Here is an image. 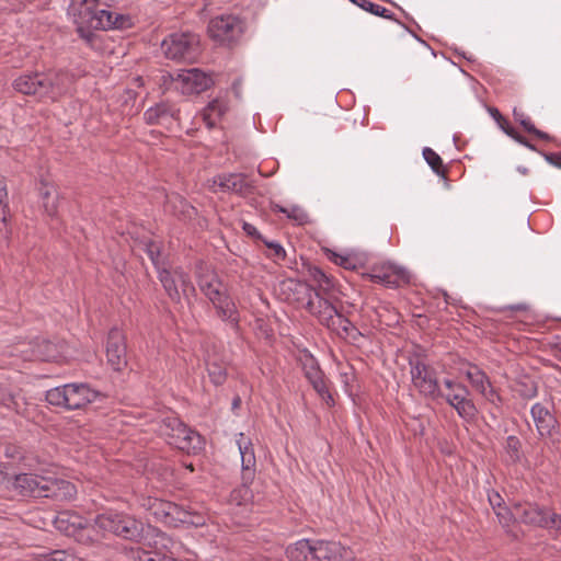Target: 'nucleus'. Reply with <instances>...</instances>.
I'll return each instance as SVG.
<instances>
[{
    "label": "nucleus",
    "mask_w": 561,
    "mask_h": 561,
    "mask_svg": "<svg viewBox=\"0 0 561 561\" xmlns=\"http://www.w3.org/2000/svg\"><path fill=\"white\" fill-rule=\"evenodd\" d=\"M99 5L100 0H71L68 13L80 35H92L91 31H124L134 25L129 14L99 10Z\"/></svg>",
    "instance_id": "obj_1"
},
{
    "label": "nucleus",
    "mask_w": 561,
    "mask_h": 561,
    "mask_svg": "<svg viewBox=\"0 0 561 561\" xmlns=\"http://www.w3.org/2000/svg\"><path fill=\"white\" fill-rule=\"evenodd\" d=\"M93 536L99 541L107 535H114L130 541H140L144 537V524L134 516L115 510H107L98 514L93 519Z\"/></svg>",
    "instance_id": "obj_2"
},
{
    "label": "nucleus",
    "mask_w": 561,
    "mask_h": 561,
    "mask_svg": "<svg viewBox=\"0 0 561 561\" xmlns=\"http://www.w3.org/2000/svg\"><path fill=\"white\" fill-rule=\"evenodd\" d=\"M307 309L318 318L321 324L337 336L354 342L362 336L357 328L337 310L336 306L319 291H316L314 297L309 298Z\"/></svg>",
    "instance_id": "obj_3"
},
{
    "label": "nucleus",
    "mask_w": 561,
    "mask_h": 561,
    "mask_svg": "<svg viewBox=\"0 0 561 561\" xmlns=\"http://www.w3.org/2000/svg\"><path fill=\"white\" fill-rule=\"evenodd\" d=\"M160 432L167 442L175 448L187 454H196L204 447L203 437L187 427L176 416H168L162 420Z\"/></svg>",
    "instance_id": "obj_4"
},
{
    "label": "nucleus",
    "mask_w": 561,
    "mask_h": 561,
    "mask_svg": "<svg viewBox=\"0 0 561 561\" xmlns=\"http://www.w3.org/2000/svg\"><path fill=\"white\" fill-rule=\"evenodd\" d=\"M437 399L445 400L465 421H471L477 415L478 410L470 398L469 388L454 379L446 378L443 380V387L439 386L438 394H435V400Z\"/></svg>",
    "instance_id": "obj_5"
},
{
    "label": "nucleus",
    "mask_w": 561,
    "mask_h": 561,
    "mask_svg": "<svg viewBox=\"0 0 561 561\" xmlns=\"http://www.w3.org/2000/svg\"><path fill=\"white\" fill-rule=\"evenodd\" d=\"M409 367L414 389L424 398L435 400L439 387L437 370L420 356L410 357Z\"/></svg>",
    "instance_id": "obj_6"
},
{
    "label": "nucleus",
    "mask_w": 561,
    "mask_h": 561,
    "mask_svg": "<svg viewBox=\"0 0 561 561\" xmlns=\"http://www.w3.org/2000/svg\"><path fill=\"white\" fill-rule=\"evenodd\" d=\"M56 529L69 537H73L78 542L92 545L99 542L98 536H93L92 523L77 514L76 512L65 511L57 514L54 519Z\"/></svg>",
    "instance_id": "obj_7"
},
{
    "label": "nucleus",
    "mask_w": 561,
    "mask_h": 561,
    "mask_svg": "<svg viewBox=\"0 0 561 561\" xmlns=\"http://www.w3.org/2000/svg\"><path fill=\"white\" fill-rule=\"evenodd\" d=\"M530 415L539 438L545 440L549 449L558 450L561 446L560 426L557 417L540 402L533 404Z\"/></svg>",
    "instance_id": "obj_8"
},
{
    "label": "nucleus",
    "mask_w": 561,
    "mask_h": 561,
    "mask_svg": "<svg viewBox=\"0 0 561 561\" xmlns=\"http://www.w3.org/2000/svg\"><path fill=\"white\" fill-rule=\"evenodd\" d=\"M297 360L305 377L311 383L319 397L327 403V405L332 407L334 404V399L330 392L328 380L324 378V374L321 370L318 360L308 351L300 352Z\"/></svg>",
    "instance_id": "obj_9"
},
{
    "label": "nucleus",
    "mask_w": 561,
    "mask_h": 561,
    "mask_svg": "<svg viewBox=\"0 0 561 561\" xmlns=\"http://www.w3.org/2000/svg\"><path fill=\"white\" fill-rule=\"evenodd\" d=\"M158 278L162 284L169 298L175 304L181 302V291L179 289V286H181L182 294L186 298H188L190 293L195 294V287L193 286L188 275L180 268H159Z\"/></svg>",
    "instance_id": "obj_10"
},
{
    "label": "nucleus",
    "mask_w": 561,
    "mask_h": 561,
    "mask_svg": "<svg viewBox=\"0 0 561 561\" xmlns=\"http://www.w3.org/2000/svg\"><path fill=\"white\" fill-rule=\"evenodd\" d=\"M173 81L184 95L199 94L214 85L213 78L197 68L180 70Z\"/></svg>",
    "instance_id": "obj_11"
},
{
    "label": "nucleus",
    "mask_w": 561,
    "mask_h": 561,
    "mask_svg": "<svg viewBox=\"0 0 561 561\" xmlns=\"http://www.w3.org/2000/svg\"><path fill=\"white\" fill-rule=\"evenodd\" d=\"M368 277L371 282L397 288L410 283L408 270L393 263H380L371 266Z\"/></svg>",
    "instance_id": "obj_12"
},
{
    "label": "nucleus",
    "mask_w": 561,
    "mask_h": 561,
    "mask_svg": "<svg viewBox=\"0 0 561 561\" xmlns=\"http://www.w3.org/2000/svg\"><path fill=\"white\" fill-rule=\"evenodd\" d=\"M49 477L35 473H20L14 476L12 489L22 496L46 497Z\"/></svg>",
    "instance_id": "obj_13"
},
{
    "label": "nucleus",
    "mask_w": 561,
    "mask_h": 561,
    "mask_svg": "<svg viewBox=\"0 0 561 561\" xmlns=\"http://www.w3.org/2000/svg\"><path fill=\"white\" fill-rule=\"evenodd\" d=\"M463 375L470 382L472 389L479 392L486 401L494 405L501 403V397L492 386L489 376L479 366L468 364L463 370Z\"/></svg>",
    "instance_id": "obj_14"
},
{
    "label": "nucleus",
    "mask_w": 561,
    "mask_h": 561,
    "mask_svg": "<svg viewBox=\"0 0 561 561\" xmlns=\"http://www.w3.org/2000/svg\"><path fill=\"white\" fill-rule=\"evenodd\" d=\"M144 119L148 125H160L172 129L180 121V108L168 101H162L146 110Z\"/></svg>",
    "instance_id": "obj_15"
},
{
    "label": "nucleus",
    "mask_w": 561,
    "mask_h": 561,
    "mask_svg": "<svg viewBox=\"0 0 561 561\" xmlns=\"http://www.w3.org/2000/svg\"><path fill=\"white\" fill-rule=\"evenodd\" d=\"M106 357L111 367L121 371L127 365L126 337L122 330L113 328L110 330L106 341Z\"/></svg>",
    "instance_id": "obj_16"
},
{
    "label": "nucleus",
    "mask_w": 561,
    "mask_h": 561,
    "mask_svg": "<svg viewBox=\"0 0 561 561\" xmlns=\"http://www.w3.org/2000/svg\"><path fill=\"white\" fill-rule=\"evenodd\" d=\"M314 561H353L354 553L340 542L331 540L313 541Z\"/></svg>",
    "instance_id": "obj_17"
},
{
    "label": "nucleus",
    "mask_w": 561,
    "mask_h": 561,
    "mask_svg": "<svg viewBox=\"0 0 561 561\" xmlns=\"http://www.w3.org/2000/svg\"><path fill=\"white\" fill-rule=\"evenodd\" d=\"M44 75L47 96L53 101L72 92L76 82L75 75L64 70H51Z\"/></svg>",
    "instance_id": "obj_18"
},
{
    "label": "nucleus",
    "mask_w": 561,
    "mask_h": 561,
    "mask_svg": "<svg viewBox=\"0 0 561 561\" xmlns=\"http://www.w3.org/2000/svg\"><path fill=\"white\" fill-rule=\"evenodd\" d=\"M187 38L164 37L161 42L164 55L174 60L194 61L197 56V48Z\"/></svg>",
    "instance_id": "obj_19"
},
{
    "label": "nucleus",
    "mask_w": 561,
    "mask_h": 561,
    "mask_svg": "<svg viewBox=\"0 0 561 561\" xmlns=\"http://www.w3.org/2000/svg\"><path fill=\"white\" fill-rule=\"evenodd\" d=\"M150 530L154 534V550H137L134 558L137 561H178L167 552L174 546L172 539L156 528Z\"/></svg>",
    "instance_id": "obj_20"
},
{
    "label": "nucleus",
    "mask_w": 561,
    "mask_h": 561,
    "mask_svg": "<svg viewBox=\"0 0 561 561\" xmlns=\"http://www.w3.org/2000/svg\"><path fill=\"white\" fill-rule=\"evenodd\" d=\"M150 530L154 534V550H137L134 558L137 561H178L167 552L174 546L172 539L156 528Z\"/></svg>",
    "instance_id": "obj_21"
},
{
    "label": "nucleus",
    "mask_w": 561,
    "mask_h": 561,
    "mask_svg": "<svg viewBox=\"0 0 561 561\" xmlns=\"http://www.w3.org/2000/svg\"><path fill=\"white\" fill-rule=\"evenodd\" d=\"M237 444L241 456L242 483L249 485L254 479L256 467L253 444L243 433L239 434Z\"/></svg>",
    "instance_id": "obj_22"
},
{
    "label": "nucleus",
    "mask_w": 561,
    "mask_h": 561,
    "mask_svg": "<svg viewBox=\"0 0 561 561\" xmlns=\"http://www.w3.org/2000/svg\"><path fill=\"white\" fill-rule=\"evenodd\" d=\"M549 508L540 506L537 503H518L514 505V517L520 523L536 527H543L547 523Z\"/></svg>",
    "instance_id": "obj_23"
},
{
    "label": "nucleus",
    "mask_w": 561,
    "mask_h": 561,
    "mask_svg": "<svg viewBox=\"0 0 561 561\" xmlns=\"http://www.w3.org/2000/svg\"><path fill=\"white\" fill-rule=\"evenodd\" d=\"M68 410L82 409L95 401L100 392L92 389L88 383H66Z\"/></svg>",
    "instance_id": "obj_24"
},
{
    "label": "nucleus",
    "mask_w": 561,
    "mask_h": 561,
    "mask_svg": "<svg viewBox=\"0 0 561 561\" xmlns=\"http://www.w3.org/2000/svg\"><path fill=\"white\" fill-rule=\"evenodd\" d=\"M197 285L209 301H213L227 291L216 272L208 267L199 268L197 273Z\"/></svg>",
    "instance_id": "obj_25"
},
{
    "label": "nucleus",
    "mask_w": 561,
    "mask_h": 561,
    "mask_svg": "<svg viewBox=\"0 0 561 561\" xmlns=\"http://www.w3.org/2000/svg\"><path fill=\"white\" fill-rule=\"evenodd\" d=\"M210 302L215 308L218 318L228 323L234 331H239L240 314L234 301L228 293H224L220 297Z\"/></svg>",
    "instance_id": "obj_26"
},
{
    "label": "nucleus",
    "mask_w": 561,
    "mask_h": 561,
    "mask_svg": "<svg viewBox=\"0 0 561 561\" xmlns=\"http://www.w3.org/2000/svg\"><path fill=\"white\" fill-rule=\"evenodd\" d=\"M209 188L217 193L221 192H233L238 194H244L250 188V185L245 181V175L240 173L219 174L211 180Z\"/></svg>",
    "instance_id": "obj_27"
},
{
    "label": "nucleus",
    "mask_w": 561,
    "mask_h": 561,
    "mask_svg": "<svg viewBox=\"0 0 561 561\" xmlns=\"http://www.w3.org/2000/svg\"><path fill=\"white\" fill-rule=\"evenodd\" d=\"M209 35L239 34L247 31L245 22L239 16L224 14L209 22Z\"/></svg>",
    "instance_id": "obj_28"
},
{
    "label": "nucleus",
    "mask_w": 561,
    "mask_h": 561,
    "mask_svg": "<svg viewBox=\"0 0 561 561\" xmlns=\"http://www.w3.org/2000/svg\"><path fill=\"white\" fill-rule=\"evenodd\" d=\"M13 87L23 94L47 96L44 73L20 76L14 80Z\"/></svg>",
    "instance_id": "obj_29"
},
{
    "label": "nucleus",
    "mask_w": 561,
    "mask_h": 561,
    "mask_svg": "<svg viewBox=\"0 0 561 561\" xmlns=\"http://www.w3.org/2000/svg\"><path fill=\"white\" fill-rule=\"evenodd\" d=\"M228 102L222 99H214L201 112L203 122L208 129L216 128L228 112Z\"/></svg>",
    "instance_id": "obj_30"
},
{
    "label": "nucleus",
    "mask_w": 561,
    "mask_h": 561,
    "mask_svg": "<svg viewBox=\"0 0 561 561\" xmlns=\"http://www.w3.org/2000/svg\"><path fill=\"white\" fill-rule=\"evenodd\" d=\"M151 507L154 510V515L164 517L169 522H192L188 519L190 513L175 503L156 500Z\"/></svg>",
    "instance_id": "obj_31"
},
{
    "label": "nucleus",
    "mask_w": 561,
    "mask_h": 561,
    "mask_svg": "<svg viewBox=\"0 0 561 561\" xmlns=\"http://www.w3.org/2000/svg\"><path fill=\"white\" fill-rule=\"evenodd\" d=\"M38 196L45 214L50 218L56 217L58 211V192L56 186L42 180L38 186Z\"/></svg>",
    "instance_id": "obj_32"
},
{
    "label": "nucleus",
    "mask_w": 561,
    "mask_h": 561,
    "mask_svg": "<svg viewBox=\"0 0 561 561\" xmlns=\"http://www.w3.org/2000/svg\"><path fill=\"white\" fill-rule=\"evenodd\" d=\"M165 209L180 219H190L196 213L195 208L178 194L167 197Z\"/></svg>",
    "instance_id": "obj_33"
},
{
    "label": "nucleus",
    "mask_w": 561,
    "mask_h": 561,
    "mask_svg": "<svg viewBox=\"0 0 561 561\" xmlns=\"http://www.w3.org/2000/svg\"><path fill=\"white\" fill-rule=\"evenodd\" d=\"M287 558L290 561H314L313 541L301 539L286 549Z\"/></svg>",
    "instance_id": "obj_34"
},
{
    "label": "nucleus",
    "mask_w": 561,
    "mask_h": 561,
    "mask_svg": "<svg viewBox=\"0 0 561 561\" xmlns=\"http://www.w3.org/2000/svg\"><path fill=\"white\" fill-rule=\"evenodd\" d=\"M48 486L49 491H47L46 497L70 500L76 495V486L66 480L49 477Z\"/></svg>",
    "instance_id": "obj_35"
},
{
    "label": "nucleus",
    "mask_w": 561,
    "mask_h": 561,
    "mask_svg": "<svg viewBox=\"0 0 561 561\" xmlns=\"http://www.w3.org/2000/svg\"><path fill=\"white\" fill-rule=\"evenodd\" d=\"M271 208L275 213L285 214L288 219L296 221L298 225L308 222V214L300 206L293 205L290 207H283L273 203Z\"/></svg>",
    "instance_id": "obj_36"
},
{
    "label": "nucleus",
    "mask_w": 561,
    "mask_h": 561,
    "mask_svg": "<svg viewBox=\"0 0 561 561\" xmlns=\"http://www.w3.org/2000/svg\"><path fill=\"white\" fill-rule=\"evenodd\" d=\"M505 461L508 463H517L520 461L523 451L522 443L517 436L510 435L504 445Z\"/></svg>",
    "instance_id": "obj_37"
},
{
    "label": "nucleus",
    "mask_w": 561,
    "mask_h": 561,
    "mask_svg": "<svg viewBox=\"0 0 561 561\" xmlns=\"http://www.w3.org/2000/svg\"><path fill=\"white\" fill-rule=\"evenodd\" d=\"M513 115L515 121L518 122L527 133L538 137L539 139L550 140V136L536 128L531 119L522 110L514 108Z\"/></svg>",
    "instance_id": "obj_38"
},
{
    "label": "nucleus",
    "mask_w": 561,
    "mask_h": 561,
    "mask_svg": "<svg viewBox=\"0 0 561 561\" xmlns=\"http://www.w3.org/2000/svg\"><path fill=\"white\" fill-rule=\"evenodd\" d=\"M207 371L210 381L215 386L222 385L227 379V367L224 363L217 360H207Z\"/></svg>",
    "instance_id": "obj_39"
},
{
    "label": "nucleus",
    "mask_w": 561,
    "mask_h": 561,
    "mask_svg": "<svg viewBox=\"0 0 561 561\" xmlns=\"http://www.w3.org/2000/svg\"><path fill=\"white\" fill-rule=\"evenodd\" d=\"M423 157L432 170L439 176L446 178L447 170L442 158L430 147L423 149Z\"/></svg>",
    "instance_id": "obj_40"
},
{
    "label": "nucleus",
    "mask_w": 561,
    "mask_h": 561,
    "mask_svg": "<svg viewBox=\"0 0 561 561\" xmlns=\"http://www.w3.org/2000/svg\"><path fill=\"white\" fill-rule=\"evenodd\" d=\"M67 386H60L53 389H49L46 392V401L50 405L55 407H62L68 410V403H67Z\"/></svg>",
    "instance_id": "obj_41"
},
{
    "label": "nucleus",
    "mask_w": 561,
    "mask_h": 561,
    "mask_svg": "<svg viewBox=\"0 0 561 561\" xmlns=\"http://www.w3.org/2000/svg\"><path fill=\"white\" fill-rule=\"evenodd\" d=\"M7 409L13 411L18 415L24 417L28 416V402L20 390L14 391L12 401L8 403Z\"/></svg>",
    "instance_id": "obj_42"
},
{
    "label": "nucleus",
    "mask_w": 561,
    "mask_h": 561,
    "mask_svg": "<svg viewBox=\"0 0 561 561\" xmlns=\"http://www.w3.org/2000/svg\"><path fill=\"white\" fill-rule=\"evenodd\" d=\"M363 10L370 12L377 16L390 18V11L379 4L373 3L369 0H350Z\"/></svg>",
    "instance_id": "obj_43"
},
{
    "label": "nucleus",
    "mask_w": 561,
    "mask_h": 561,
    "mask_svg": "<svg viewBox=\"0 0 561 561\" xmlns=\"http://www.w3.org/2000/svg\"><path fill=\"white\" fill-rule=\"evenodd\" d=\"M546 518L547 523H545L542 528L547 529L556 537L561 536V513H557L549 508Z\"/></svg>",
    "instance_id": "obj_44"
},
{
    "label": "nucleus",
    "mask_w": 561,
    "mask_h": 561,
    "mask_svg": "<svg viewBox=\"0 0 561 561\" xmlns=\"http://www.w3.org/2000/svg\"><path fill=\"white\" fill-rule=\"evenodd\" d=\"M311 275L320 291L327 293L333 287L332 279L322 270L316 267L311 271Z\"/></svg>",
    "instance_id": "obj_45"
},
{
    "label": "nucleus",
    "mask_w": 561,
    "mask_h": 561,
    "mask_svg": "<svg viewBox=\"0 0 561 561\" xmlns=\"http://www.w3.org/2000/svg\"><path fill=\"white\" fill-rule=\"evenodd\" d=\"M9 219V204L8 202H0V234L4 238H8L11 232Z\"/></svg>",
    "instance_id": "obj_46"
},
{
    "label": "nucleus",
    "mask_w": 561,
    "mask_h": 561,
    "mask_svg": "<svg viewBox=\"0 0 561 561\" xmlns=\"http://www.w3.org/2000/svg\"><path fill=\"white\" fill-rule=\"evenodd\" d=\"M516 391L524 399H533L538 393L537 385L531 380L518 382Z\"/></svg>",
    "instance_id": "obj_47"
},
{
    "label": "nucleus",
    "mask_w": 561,
    "mask_h": 561,
    "mask_svg": "<svg viewBox=\"0 0 561 561\" xmlns=\"http://www.w3.org/2000/svg\"><path fill=\"white\" fill-rule=\"evenodd\" d=\"M262 241L270 250L268 256L274 261H283L286 257V251L280 243L276 241H267L264 239H262Z\"/></svg>",
    "instance_id": "obj_48"
},
{
    "label": "nucleus",
    "mask_w": 561,
    "mask_h": 561,
    "mask_svg": "<svg viewBox=\"0 0 561 561\" xmlns=\"http://www.w3.org/2000/svg\"><path fill=\"white\" fill-rule=\"evenodd\" d=\"M495 515L499 519V523L503 526V528L507 529L510 528L513 520H516L514 517V510L510 511L507 507L502 506L494 511Z\"/></svg>",
    "instance_id": "obj_49"
},
{
    "label": "nucleus",
    "mask_w": 561,
    "mask_h": 561,
    "mask_svg": "<svg viewBox=\"0 0 561 561\" xmlns=\"http://www.w3.org/2000/svg\"><path fill=\"white\" fill-rule=\"evenodd\" d=\"M146 253L149 256V259L151 260V262L153 263V265L156 266L157 271H159V268L164 267L159 260L160 247L156 242L149 241L146 244Z\"/></svg>",
    "instance_id": "obj_50"
},
{
    "label": "nucleus",
    "mask_w": 561,
    "mask_h": 561,
    "mask_svg": "<svg viewBox=\"0 0 561 561\" xmlns=\"http://www.w3.org/2000/svg\"><path fill=\"white\" fill-rule=\"evenodd\" d=\"M53 348H54V344L53 343H50L48 341H44L39 345L38 355L44 360H51V359H54L56 357L55 353L53 352Z\"/></svg>",
    "instance_id": "obj_51"
},
{
    "label": "nucleus",
    "mask_w": 561,
    "mask_h": 561,
    "mask_svg": "<svg viewBox=\"0 0 561 561\" xmlns=\"http://www.w3.org/2000/svg\"><path fill=\"white\" fill-rule=\"evenodd\" d=\"M506 135L513 138L518 144L525 146L526 148L536 151L535 145L530 144L524 136L518 134L514 128H510V130H506Z\"/></svg>",
    "instance_id": "obj_52"
},
{
    "label": "nucleus",
    "mask_w": 561,
    "mask_h": 561,
    "mask_svg": "<svg viewBox=\"0 0 561 561\" xmlns=\"http://www.w3.org/2000/svg\"><path fill=\"white\" fill-rule=\"evenodd\" d=\"M14 391L11 390L8 386L0 383V407L7 409L8 403L12 401V397Z\"/></svg>",
    "instance_id": "obj_53"
},
{
    "label": "nucleus",
    "mask_w": 561,
    "mask_h": 561,
    "mask_svg": "<svg viewBox=\"0 0 561 561\" xmlns=\"http://www.w3.org/2000/svg\"><path fill=\"white\" fill-rule=\"evenodd\" d=\"M48 561H78V559L67 551L56 550L50 553Z\"/></svg>",
    "instance_id": "obj_54"
},
{
    "label": "nucleus",
    "mask_w": 561,
    "mask_h": 561,
    "mask_svg": "<svg viewBox=\"0 0 561 561\" xmlns=\"http://www.w3.org/2000/svg\"><path fill=\"white\" fill-rule=\"evenodd\" d=\"M545 159L553 167L561 169V152L546 153Z\"/></svg>",
    "instance_id": "obj_55"
},
{
    "label": "nucleus",
    "mask_w": 561,
    "mask_h": 561,
    "mask_svg": "<svg viewBox=\"0 0 561 561\" xmlns=\"http://www.w3.org/2000/svg\"><path fill=\"white\" fill-rule=\"evenodd\" d=\"M334 263L343 266L344 268H347V270H351V268H354V265L352 263V261L346 257V256H342V255H337V254H334Z\"/></svg>",
    "instance_id": "obj_56"
},
{
    "label": "nucleus",
    "mask_w": 561,
    "mask_h": 561,
    "mask_svg": "<svg viewBox=\"0 0 561 561\" xmlns=\"http://www.w3.org/2000/svg\"><path fill=\"white\" fill-rule=\"evenodd\" d=\"M489 502L494 511L502 507V497L496 492H492L489 494Z\"/></svg>",
    "instance_id": "obj_57"
},
{
    "label": "nucleus",
    "mask_w": 561,
    "mask_h": 561,
    "mask_svg": "<svg viewBox=\"0 0 561 561\" xmlns=\"http://www.w3.org/2000/svg\"><path fill=\"white\" fill-rule=\"evenodd\" d=\"M243 230L247 234L251 236V237H255V238H262L261 234L259 233L257 229L249 224V222H244L243 224Z\"/></svg>",
    "instance_id": "obj_58"
},
{
    "label": "nucleus",
    "mask_w": 561,
    "mask_h": 561,
    "mask_svg": "<svg viewBox=\"0 0 561 561\" xmlns=\"http://www.w3.org/2000/svg\"><path fill=\"white\" fill-rule=\"evenodd\" d=\"M0 202H8L7 183L3 176H0Z\"/></svg>",
    "instance_id": "obj_59"
},
{
    "label": "nucleus",
    "mask_w": 561,
    "mask_h": 561,
    "mask_svg": "<svg viewBox=\"0 0 561 561\" xmlns=\"http://www.w3.org/2000/svg\"><path fill=\"white\" fill-rule=\"evenodd\" d=\"M103 37H82L84 43L91 48H98V44L102 41Z\"/></svg>",
    "instance_id": "obj_60"
},
{
    "label": "nucleus",
    "mask_w": 561,
    "mask_h": 561,
    "mask_svg": "<svg viewBox=\"0 0 561 561\" xmlns=\"http://www.w3.org/2000/svg\"><path fill=\"white\" fill-rule=\"evenodd\" d=\"M231 89L237 98H241L242 81L240 79L234 80Z\"/></svg>",
    "instance_id": "obj_61"
},
{
    "label": "nucleus",
    "mask_w": 561,
    "mask_h": 561,
    "mask_svg": "<svg viewBox=\"0 0 561 561\" xmlns=\"http://www.w3.org/2000/svg\"><path fill=\"white\" fill-rule=\"evenodd\" d=\"M489 112L491 116L496 121V123H501V121H503V115L500 113L497 108L489 107Z\"/></svg>",
    "instance_id": "obj_62"
},
{
    "label": "nucleus",
    "mask_w": 561,
    "mask_h": 561,
    "mask_svg": "<svg viewBox=\"0 0 561 561\" xmlns=\"http://www.w3.org/2000/svg\"><path fill=\"white\" fill-rule=\"evenodd\" d=\"M499 127L506 134V130H510V128H513L510 123L503 117V121L501 123H497Z\"/></svg>",
    "instance_id": "obj_63"
},
{
    "label": "nucleus",
    "mask_w": 561,
    "mask_h": 561,
    "mask_svg": "<svg viewBox=\"0 0 561 561\" xmlns=\"http://www.w3.org/2000/svg\"><path fill=\"white\" fill-rule=\"evenodd\" d=\"M241 404V399L239 397H236L232 401V409H238Z\"/></svg>",
    "instance_id": "obj_64"
}]
</instances>
